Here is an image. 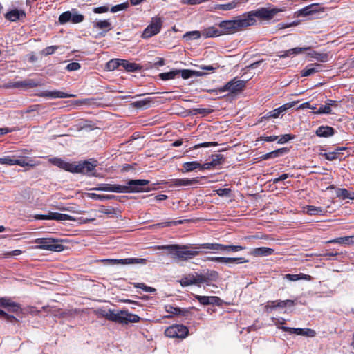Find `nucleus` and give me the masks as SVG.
Returning a JSON list of instances; mask_svg holds the SVG:
<instances>
[{
    "label": "nucleus",
    "mask_w": 354,
    "mask_h": 354,
    "mask_svg": "<svg viewBox=\"0 0 354 354\" xmlns=\"http://www.w3.org/2000/svg\"><path fill=\"white\" fill-rule=\"evenodd\" d=\"M177 71H178V75H180L181 77L185 80L189 79L194 75L200 76L201 74V72L189 70V69L177 70Z\"/></svg>",
    "instance_id": "obj_33"
},
{
    "label": "nucleus",
    "mask_w": 354,
    "mask_h": 354,
    "mask_svg": "<svg viewBox=\"0 0 354 354\" xmlns=\"http://www.w3.org/2000/svg\"><path fill=\"white\" fill-rule=\"evenodd\" d=\"M80 68V64L77 62H71L66 66V69L69 71H77Z\"/></svg>",
    "instance_id": "obj_61"
},
{
    "label": "nucleus",
    "mask_w": 354,
    "mask_h": 354,
    "mask_svg": "<svg viewBox=\"0 0 354 354\" xmlns=\"http://www.w3.org/2000/svg\"><path fill=\"white\" fill-rule=\"evenodd\" d=\"M308 50H310L309 47H304V48L297 47V48H294L289 49V50L284 51L283 53V54L279 55V57L280 58H285L287 57L295 56L296 55L306 52Z\"/></svg>",
    "instance_id": "obj_22"
},
{
    "label": "nucleus",
    "mask_w": 354,
    "mask_h": 354,
    "mask_svg": "<svg viewBox=\"0 0 354 354\" xmlns=\"http://www.w3.org/2000/svg\"><path fill=\"white\" fill-rule=\"evenodd\" d=\"M199 277L201 279V284L209 285L211 281H216L218 279V274L216 271H210L204 274H199Z\"/></svg>",
    "instance_id": "obj_21"
},
{
    "label": "nucleus",
    "mask_w": 354,
    "mask_h": 354,
    "mask_svg": "<svg viewBox=\"0 0 354 354\" xmlns=\"http://www.w3.org/2000/svg\"><path fill=\"white\" fill-rule=\"evenodd\" d=\"M188 332L186 326L182 324H176L168 327L165 330V334L170 338L184 339L187 336Z\"/></svg>",
    "instance_id": "obj_9"
},
{
    "label": "nucleus",
    "mask_w": 354,
    "mask_h": 354,
    "mask_svg": "<svg viewBox=\"0 0 354 354\" xmlns=\"http://www.w3.org/2000/svg\"><path fill=\"white\" fill-rule=\"evenodd\" d=\"M129 3L128 1H127L121 4L113 6L111 7L110 11L113 13H115L121 10H124L129 8Z\"/></svg>",
    "instance_id": "obj_44"
},
{
    "label": "nucleus",
    "mask_w": 354,
    "mask_h": 354,
    "mask_svg": "<svg viewBox=\"0 0 354 354\" xmlns=\"http://www.w3.org/2000/svg\"><path fill=\"white\" fill-rule=\"evenodd\" d=\"M149 183V180L144 179L130 180L127 182L126 185L104 184L96 189L115 193L148 192L149 189H146L143 187L148 185Z\"/></svg>",
    "instance_id": "obj_1"
},
{
    "label": "nucleus",
    "mask_w": 354,
    "mask_h": 354,
    "mask_svg": "<svg viewBox=\"0 0 354 354\" xmlns=\"http://www.w3.org/2000/svg\"><path fill=\"white\" fill-rule=\"evenodd\" d=\"M216 145H218V143L216 142H203V143L196 145L194 147V148L198 149L201 147H209L216 146Z\"/></svg>",
    "instance_id": "obj_58"
},
{
    "label": "nucleus",
    "mask_w": 354,
    "mask_h": 354,
    "mask_svg": "<svg viewBox=\"0 0 354 354\" xmlns=\"http://www.w3.org/2000/svg\"><path fill=\"white\" fill-rule=\"evenodd\" d=\"M309 55L322 62H326L328 61V55L325 53H318L315 51H313L309 53Z\"/></svg>",
    "instance_id": "obj_41"
},
{
    "label": "nucleus",
    "mask_w": 354,
    "mask_h": 354,
    "mask_svg": "<svg viewBox=\"0 0 354 354\" xmlns=\"http://www.w3.org/2000/svg\"><path fill=\"white\" fill-rule=\"evenodd\" d=\"M295 334L297 335L313 337L315 336L316 333L314 330L310 328H296L295 330Z\"/></svg>",
    "instance_id": "obj_35"
},
{
    "label": "nucleus",
    "mask_w": 354,
    "mask_h": 354,
    "mask_svg": "<svg viewBox=\"0 0 354 354\" xmlns=\"http://www.w3.org/2000/svg\"><path fill=\"white\" fill-rule=\"evenodd\" d=\"M111 265H129V264H145L146 259L142 258H127L123 259H105Z\"/></svg>",
    "instance_id": "obj_14"
},
{
    "label": "nucleus",
    "mask_w": 354,
    "mask_h": 354,
    "mask_svg": "<svg viewBox=\"0 0 354 354\" xmlns=\"http://www.w3.org/2000/svg\"><path fill=\"white\" fill-rule=\"evenodd\" d=\"M336 195L337 197L341 198L342 199H354V192H349L346 189H337L336 191Z\"/></svg>",
    "instance_id": "obj_36"
},
{
    "label": "nucleus",
    "mask_w": 354,
    "mask_h": 354,
    "mask_svg": "<svg viewBox=\"0 0 354 354\" xmlns=\"http://www.w3.org/2000/svg\"><path fill=\"white\" fill-rule=\"evenodd\" d=\"M135 287L141 288L145 292H154L156 291L155 288H153L152 287L147 286L144 283H138V284L135 285Z\"/></svg>",
    "instance_id": "obj_57"
},
{
    "label": "nucleus",
    "mask_w": 354,
    "mask_h": 354,
    "mask_svg": "<svg viewBox=\"0 0 354 354\" xmlns=\"http://www.w3.org/2000/svg\"><path fill=\"white\" fill-rule=\"evenodd\" d=\"M105 318L120 324L136 323L140 320V317L138 315L129 313L126 310L115 311L107 310Z\"/></svg>",
    "instance_id": "obj_5"
},
{
    "label": "nucleus",
    "mask_w": 354,
    "mask_h": 354,
    "mask_svg": "<svg viewBox=\"0 0 354 354\" xmlns=\"http://www.w3.org/2000/svg\"><path fill=\"white\" fill-rule=\"evenodd\" d=\"M84 17L82 15L78 14L75 11H66L61 14L59 17V22L61 24L67 22H72L73 24H78L84 20Z\"/></svg>",
    "instance_id": "obj_11"
},
{
    "label": "nucleus",
    "mask_w": 354,
    "mask_h": 354,
    "mask_svg": "<svg viewBox=\"0 0 354 354\" xmlns=\"http://www.w3.org/2000/svg\"><path fill=\"white\" fill-rule=\"evenodd\" d=\"M48 220H55L58 221H75V218L66 214H61L57 212H50L48 214Z\"/></svg>",
    "instance_id": "obj_20"
},
{
    "label": "nucleus",
    "mask_w": 354,
    "mask_h": 354,
    "mask_svg": "<svg viewBox=\"0 0 354 354\" xmlns=\"http://www.w3.org/2000/svg\"><path fill=\"white\" fill-rule=\"evenodd\" d=\"M338 153H339L337 151L328 152V153H324V157L328 160H335L337 158Z\"/></svg>",
    "instance_id": "obj_64"
},
{
    "label": "nucleus",
    "mask_w": 354,
    "mask_h": 354,
    "mask_svg": "<svg viewBox=\"0 0 354 354\" xmlns=\"http://www.w3.org/2000/svg\"><path fill=\"white\" fill-rule=\"evenodd\" d=\"M333 134L334 129L328 126H322L316 130V135L319 137L328 138Z\"/></svg>",
    "instance_id": "obj_26"
},
{
    "label": "nucleus",
    "mask_w": 354,
    "mask_h": 354,
    "mask_svg": "<svg viewBox=\"0 0 354 354\" xmlns=\"http://www.w3.org/2000/svg\"><path fill=\"white\" fill-rule=\"evenodd\" d=\"M121 66L128 71H136L139 68L138 64L129 62L124 59H121Z\"/></svg>",
    "instance_id": "obj_38"
},
{
    "label": "nucleus",
    "mask_w": 354,
    "mask_h": 354,
    "mask_svg": "<svg viewBox=\"0 0 354 354\" xmlns=\"http://www.w3.org/2000/svg\"><path fill=\"white\" fill-rule=\"evenodd\" d=\"M15 165H19L21 167H26V166L33 167V166H35V163L32 162V160H26L24 158H21V159H16L15 158Z\"/></svg>",
    "instance_id": "obj_43"
},
{
    "label": "nucleus",
    "mask_w": 354,
    "mask_h": 354,
    "mask_svg": "<svg viewBox=\"0 0 354 354\" xmlns=\"http://www.w3.org/2000/svg\"><path fill=\"white\" fill-rule=\"evenodd\" d=\"M11 302H12V300L8 298H6V297L0 298V306L3 307L6 309H8V308L10 306Z\"/></svg>",
    "instance_id": "obj_59"
},
{
    "label": "nucleus",
    "mask_w": 354,
    "mask_h": 354,
    "mask_svg": "<svg viewBox=\"0 0 354 354\" xmlns=\"http://www.w3.org/2000/svg\"><path fill=\"white\" fill-rule=\"evenodd\" d=\"M118 66H121V59H111L106 64V68L109 71H113Z\"/></svg>",
    "instance_id": "obj_42"
},
{
    "label": "nucleus",
    "mask_w": 354,
    "mask_h": 354,
    "mask_svg": "<svg viewBox=\"0 0 354 354\" xmlns=\"http://www.w3.org/2000/svg\"><path fill=\"white\" fill-rule=\"evenodd\" d=\"M322 70V65L319 64H312L308 65L301 72V75L304 77L310 76Z\"/></svg>",
    "instance_id": "obj_24"
},
{
    "label": "nucleus",
    "mask_w": 354,
    "mask_h": 354,
    "mask_svg": "<svg viewBox=\"0 0 354 354\" xmlns=\"http://www.w3.org/2000/svg\"><path fill=\"white\" fill-rule=\"evenodd\" d=\"M206 261L222 263L225 264L241 263L248 262L243 257H207Z\"/></svg>",
    "instance_id": "obj_13"
},
{
    "label": "nucleus",
    "mask_w": 354,
    "mask_h": 354,
    "mask_svg": "<svg viewBox=\"0 0 354 354\" xmlns=\"http://www.w3.org/2000/svg\"><path fill=\"white\" fill-rule=\"evenodd\" d=\"M274 250L267 247L256 248L252 250L251 254L255 257H263L272 254Z\"/></svg>",
    "instance_id": "obj_25"
},
{
    "label": "nucleus",
    "mask_w": 354,
    "mask_h": 354,
    "mask_svg": "<svg viewBox=\"0 0 354 354\" xmlns=\"http://www.w3.org/2000/svg\"><path fill=\"white\" fill-rule=\"evenodd\" d=\"M166 311L173 315H178L180 313L181 310L178 308L173 307L171 306H167L165 307Z\"/></svg>",
    "instance_id": "obj_60"
},
{
    "label": "nucleus",
    "mask_w": 354,
    "mask_h": 354,
    "mask_svg": "<svg viewBox=\"0 0 354 354\" xmlns=\"http://www.w3.org/2000/svg\"><path fill=\"white\" fill-rule=\"evenodd\" d=\"M296 102H289V103H286L282 106H281L280 107L276 109L277 111H279V115L285 111H286L287 110H288L289 109L293 107L295 105Z\"/></svg>",
    "instance_id": "obj_52"
},
{
    "label": "nucleus",
    "mask_w": 354,
    "mask_h": 354,
    "mask_svg": "<svg viewBox=\"0 0 354 354\" xmlns=\"http://www.w3.org/2000/svg\"><path fill=\"white\" fill-rule=\"evenodd\" d=\"M183 167L185 172H189L196 169H200L201 164L197 161L187 162L183 165Z\"/></svg>",
    "instance_id": "obj_37"
},
{
    "label": "nucleus",
    "mask_w": 354,
    "mask_h": 354,
    "mask_svg": "<svg viewBox=\"0 0 354 354\" xmlns=\"http://www.w3.org/2000/svg\"><path fill=\"white\" fill-rule=\"evenodd\" d=\"M195 249H206L212 250L213 253H222L230 252H238L245 250V248L241 245H224L218 243H205L200 244Z\"/></svg>",
    "instance_id": "obj_6"
},
{
    "label": "nucleus",
    "mask_w": 354,
    "mask_h": 354,
    "mask_svg": "<svg viewBox=\"0 0 354 354\" xmlns=\"http://www.w3.org/2000/svg\"><path fill=\"white\" fill-rule=\"evenodd\" d=\"M325 8L321 7L318 3L308 5L298 11V16H308L318 12H323Z\"/></svg>",
    "instance_id": "obj_15"
},
{
    "label": "nucleus",
    "mask_w": 354,
    "mask_h": 354,
    "mask_svg": "<svg viewBox=\"0 0 354 354\" xmlns=\"http://www.w3.org/2000/svg\"><path fill=\"white\" fill-rule=\"evenodd\" d=\"M199 182L198 178H178L175 179L173 181V185L175 187H180V186H192L195 185Z\"/></svg>",
    "instance_id": "obj_19"
},
{
    "label": "nucleus",
    "mask_w": 354,
    "mask_h": 354,
    "mask_svg": "<svg viewBox=\"0 0 354 354\" xmlns=\"http://www.w3.org/2000/svg\"><path fill=\"white\" fill-rule=\"evenodd\" d=\"M93 28L98 30H103L104 32H107L112 28L111 24L109 20H99L94 21Z\"/></svg>",
    "instance_id": "obj_28"
},
{
    "label": "nucleus",
    "mask_w": 354,
    "mask_h": 354,
    "mask_svg": "<svg viewBox=\"0 0 354 354\" xmlns=\"http://www.w3.org/2000/svg\"><path fill=\"white\" fill-rule=\"evenodd\" d=\"M149 103V100L145 99L142 100L136 101L131 103V106L133 107L137 108V109H142L145 106Z\"/></svg>",
    "instance_id": "obj_49"
},
{
    "label": "nucleus",
    "mask_w": 354,
    "mask_h": 354,
    "mask_svg": "<svg viewBox=\"0 0 354 354\" xmlns=\"http://www.w3.org/2000/svg\"><path fill=\"white\" fill-rule=\"evenodd\" d=\"M294 301L292 300H285V301H271L270 304L268 306V307L270 308H284L287 305H293Z\"/></svg>",
    "instance_id": "obj_34"
},
{
    "label": "nucleus",
    "mask_w": 354,
    "mask_h": 354,
    "mask_svg": "<svg viewBox=\"0 0 354 354\" xmlns=\"http://www.w3.org/2000/svg\"><path fill=\"white\" fill-rule=\"evenodd\" d=\"M8 311L12 313H18L21 311L20 306L14 301H12L10 306L8 308Z\"/></svg>",
    "instance_id": "obj_56"
},
{
    "label": "nucleus",
    "mask_w": 354,
    "mask_h": 354,
    "mask_svg": "<svg viewBox=\"0 0 354 354\" xmlns=\"http://www.w3.org/2000/svg\"><path fill=\"white\" fill-rule=\"evenodd\" d=\"M162 26V19L159 16L151 18L149 24L145 28L142 34V38L149 39L160 32Z\"/></svg>",
    "instance_id": "obj_8"
},
{
    "label": "nucleus",
    "mask_w": 354,
    "mask_h": 354,
    "mask_svg": "<svg viewBox=\"0 0 354 354\" xmlns=\"http://www.w3.org/2000/svg\"><path fill=\"white\" fill-rule=\"evenodd\" d=\"M182 223H183V221H180V220L176 221L162 222V223L156 224L155 226L156 227H165L171 226L172 225H178V224H180Z\"/></svg>",
    "instance_id": "obj_55"
},
{
    "label": "nucleus",
    "mask_w": 354,
    "mask_h": 354,
    "mask_svg": "<svg viewBox=\"0 0 354 354\" xmlns=\"http://www.w3.org/2000/svg\"><path fill=\"white\" fill-rule=\"evenodd\" d=\"M202 34L206 37H213L221 35L219 30L213 26L205 29Z\"/></svg>",
    "instance_id": "obj_39"
},
{
    "label": "nucleus",
    "mask_w": 354,
    "mask_h": 354,
    "mask_svg": "<svg viewBox=\"0 0 354 354\" xmlns=\"http://www.w3.org/2000/svg\"><path fill=\"white\" fill-rule=\"evenodd\" d=\"M184 37H189L191 39H196L200 38L201 32L199 31L187 32Z\"/></svg>",
    "instance_id": "obj_62"
},
{
    "label": "nucleus",
    "mask_w": 354,
    "mask_h": 354,
    "mask_svg": "<svg viewBox=\"0 0 354 354\" xmlns=\"http://www.w3.org/2000/svg\"><path fill=\"white\" fill-rule=\"evenodd\" d=\"M305 212L308 215H323L326 211L321 207L308 205L305 207Z\"/></svg>",
    "instance_id": "obj_31"
},
{
    "label": "nucleus",
    "mask_w": 354,
    "mask_h": 354,
    "mask_svg": "<svg viewBox=\"0 0 354 354\" xmlns=\"http://www.w3.org/2000/svg\"><path fill=\"white\" fill-rule=\"evenodd\" d=\"M288 152V149L286 147L281 148L273 151H271V158H275L286 154Z\"/></svg>",
    "instance_id": "obj_48"
},
{
    "label": "nucleus",
    "mask_w": 354,
    "mask_h": 354,
    "mask_svg": "<svg viewBox=\"0 0 354 354\" xmlns=\"http://www.w3.org/2000/svg\"><path fill=\"white\" fill-rule=\"evenodd\" d=\"M284 278L290 281H298V280H300V279H304V280H306V281H310L312 280V277L310 275H308V274H303V273H300V274H287L284 276Z\"/></svg>",
    "instance_id": "obj_30"
},
{
    "label": "nucleus",
    "mask_w": 354,
    "mask_h": 354,
    "mask_svg": "<svg viewBox=\"0 0 354 354\" xmlns=\"http://www.w3.org/2000/svg\"><path fill=\"white\" fill-rule=\"evenodd\" d=\"M41 96L48 97L50 98H67V97H73L75 95L73 94H67L66 93L58 91H44Z\"/></svg>",
    "instance_id": "obj_18"
},
{
    "label": "nucleus",
    "mask_w": 354,
    "mask_h": 354,
    "mask_svg": "<svg viewBox=\"0 0 354 354\" xmlns=\"http://www.w3.org/2000/svg\"><path fill=\"white\" fill-rule=\"evenodd\" d=\"M219 27L226 33L233 34L249 27V24L245 14L236 17L232 20L222 21L219 24Z\"/></svg>",
    "instance_id": "obj_4"
},
{
    "label": "nucleus",
    "mask_w": 354,
    "mask_h": 354,
    "mask_svg": "<svg viewBox=\"0 0 354 354\" xmlns=\"http://www.w3.org/2000/svg\"><path fill=\"white\" fill-rule=\"evenodd\" d=\"M223 162V157L221 154H214L212 156V165L214 166V167H216L217 165H221Z\"/></svg>",
    "instance_id": "obj_46"
},
{
    "label": "nucleus",
    "mask_w": 354,
    "mask_h": 354,
    "mask_svg": "<svg viewBox=\"0 0 354 354\" xmlns=\"http://www.w3.org/2000/svg\"><path fill=\"white\" fill-rule=\"evenodd\" d=\"M96 165V164H94L88 161L80 162L77 165L74 164L73 173H82L91 175V173L94 170ZM91 175L95 176V174H91Z\"/></svg>",
    "instance_id": "obj_12"
},
{
    "label": "nucleus",
    "mask_w": 354,
    "mask_h": 354,
    "mask_svg": "<svg viewBox=\"0 0 354 354\" xmlns=\"http://www.w3.org/2000/svg\"><path fill=\"white\" fill-rule=\"evenodd\" d=\"M50 162L61 169L73 173L74 164L65 162L62 159L57 158L50 159Z\"/></svg>",
    "instance_id": "obj_17"
},
{
    "label": "nucleus",
    "mask_w": 354,
    "mask_h": 354,
    "mask_svg": "<svg viewBox=\"0 0 354 354\" xmlns=\"http://www.w3.org/2000/svg\"><path fill=\"white\" fill-rule=\"evenodd\" d=\"M328 243H337L342 245L354 244V236H344L329 241Z\"/></svg>",
    "instance_id": "obj_32"
},
{
    "label": "nucleus",
    "mask_w": 354,
    "mask_h": 354,
    "mask_svg": "<svg viewBox=\"0 0 354 354\" xmlns=\"http://www.w3.org/2000/svg\"><path fill=\"white\" fill-rule=\"evenodd\" d=\"M195 298L202 305L216 304H218V302L219 301V298L217 297H215V296L195 295Z\"/></svg>",
    "instance_id": "obj_23"
},
{
    "label": "nucleus",
    "mask_w": 354,
    "mask_h": 354,
    "mask_svg": "<svg viewBox=\"0 0 354 354\" xmlns=\"http://www.w3.org/2000/svg\"><path fill=\"white\" fill-rule=\"evenodd\" d=\"M286 8H266L263 7L258 8L254 10H252L248 12H245V16L249 24V26H254L256 22V18H258L261 20L264 21H270L277 14L281 12H285Z\"/></svg>",
    "instance_id": "obj_2"
},
{
    "label": "nucleus",
    "mask_w": 354,
    "mask_h": 354,
    "mask_svg": "<svg viewBox=\"0 0 354 354\" xmlns=\"http://www.w3.org/2000/svg\"><path fill=\"white\" fill-rule=\"evenodd\" d=\"M178 75L177 70L171 71L169 72L161 73L159 77L162 80H173Z\"/></svg>",
    "instance_id": "obj_40"
},
{
    "label": "nucleus",
    "mask_w": 354,
    "mask_h": 354,
    "mask_svg": "<svg viewBox=\"0 0 354 354\" xmlns=\"http://www.w3.org/2000/svg\"><path fill=\"white\" fill-rule=\"evenodd\" d=\"M180 283L182 286H187L191 285H201V279L198 274L186 275L180 280Z\"/></svg>",
    "instance_id": "obj_16"
},
{
    "label": "nucleus",
    "mask_w": 354,
    "mask_h": 354,
    "mask_svg": "<svg viewBox=\"0 0 354 354\" xmlns=\"http://www.w3.org/2000/svg\"><path fill=\"white\" fill-rule=\"evenodd\" d=\"M296 102H289V103H286L282 106H281L280 107L276 109L277 111H279V115L285 111H286L287 110H288L289 109L293 107L295 105Z\"/></svg>",
    "instance_id": "obj_54"
},
{
    "label": "nucleus",
    "mask_w": 354,
    "mask_h": 354,
    "mask_svg": "<svg viewBox=\"0 0 354 354\" xmlns=\"http://www.w3.org/2000/svg\"><path fill=\"white\" fill-rule=\"evenodd\" d=\"M296 102H289V103H286L282 106H281L280 107L276 109L277 111H279V115L285 111H286L287 110H288L289 109L293 107L295 105Z\"/></svg>",
    "instance_id": "obj_50"
},
{
    "label": "nucleus",
    "mask_w": 354,
    "mask_h": 354,
    "mask_svg": "<svg viewBox=\"0 0 354 354\" xmlns=\"http://www.w3.org/2000/svg\"><path fill=\"white\" fill-rule=\"evenodd\" d=\"M245 86V82L243 80H237L236 78L227 82L224 86L220 88V92L227 91L230 93L234 94L239 93L243 90Z\"/></svg>",
    "instance_id": "obj_10"
},
{
    "label": "nucleus",
    "mask_w": 354,
    "mask_h": 354,
    "mask_svg": "<svg viewBox=\"0 0 354 354\" xmlns=\"http://www.w3.org/2000/svg\"><path fill=\"white\" fill-rule=\"evenodd\" d=\"M15 158L14 156H7L0 158V164L7 165H15Z\"/></svg>",
    "instance_id": "obj_45"
},
{
    "label": "nucleus",
    "mask_w": 354,
    "mask_h": 354,
    "mask_svg": "<svg viewBox=\"0 0 354 354\" xmlns=\"http://www.w3.org/2000/svg\"><path fill=\"white\" fill-rule=\"evenodd\" d=\"M39 85V82L34 80H26L15 83V87L34 88Z\"/></svg>",
    "instance_id": "obj_29"
},
{
    "label": "nucleus",
    "mask_w": 354,
    "mask_h": 354,
    "mask_svg": "<svg viewBox=\"0 0 354 354\" xmlns=\"http://www.w3.org/2000/svg\"><path fill=\"white\" fill-rule=\"evenodd\" d=\"M296 102H289V103H286L282 106H281L280 107L276 109L277 111H279V115L285 111H286L287 110H288L289 109L293 107L295 105Z\"/></svg>",
    "instance_id": "obj_53"
},
{
    "label": "nucleus",
    "mask_w": 354,
    "mask_h": 354,
    "mask_svg": "<svg viewBox=\"0 0 354 354\" xmlns=\"http://www.w3.org/2000/svg\"><path fill=\"white\" fill-rule=\"evenodd\" d=\"M296 102H289V103H286L282 106H281L280 107L276 109L277 111H279V115L285 111H286L287 110H288L289 109L293 107L295 105Z\"/></svg>",
    "instance_id": "obj_51"
},
{
    "label": "nucleus",
    "mask_w": 354,
    "mask_h": 354,
    "mask_svg": "<svg viewBox=\"0 0 354 354\" xmlns=\"http://www.w3.org/2000/svg\"><path fill=\"white\" fill-rule=\"evenodd\" d=\"M6 18L10 21H16L21 17H25V12L23 10H12L6 14Z\"/></svg>",
    "instance_id": "obj_27"
},
{
    "label": "nucleus",
    "mask_w": 354,
    "mask_h": 354,
    "mask_svg": "<svg viewBox=\"0 0 354 354\" xmlns=\"http://www.w3.org/2000/svg\"><path fill=\"white\" fill-rule=\"evenodd\" d=\"M57 48H58V47L57 46H48V47H46L45 49H44L43 53L45 55H51V54L54 53V52Z\"/></svg>",
    "instance_id": "obj_63"
},
{
    "label": "nucleus",
    "mask_w": 354,
    "mask_h": 354,
    "mask_svg": "<svg viewBox=\"0 0 354 354\" xmlns=\"http://www.w3.org/2000/svg\"><path fill=\"white\" fill-rule=\"evenodd\" d=\"M159 250H168L170 254L174 259L181 261H187L198 255V251L188 250L187 245H165L157 247Z\"/></svg>",
    "instance_id": "obj_3"
},
{
    "label": "nucleus",
    "mask_w": 354,
    "mask_h": 354,
    "mask_svg": "<svg viewBox=\"0 0 354 354\" xmlns=\"http://www.w3.org/2000/svg\"><path fill=\"white\" fill-rule=\"evenodd\" d=\"M331 112H332V109L326 103L324 105H322L319 108V109H317L314 113L315 114H329V113H331Z\"/></svg>",
    "instance_id": "obj_47"
},
{
    "label": "nucleus",
    "mask_w": 354,
    "mask_h": 354,
    "mask_svg": "<svg viewBox=\"0 0 354 354\" xmlns=\"http://www.w3.org/2000/svg\"><path fill=\"white\" fill-rule=\"evenodd\" d=\"M59 242V240L50 237L38 238L34 241V243L37 244L35 248L53 252H61L64 250V247Z\"/></svg>",
    "instance_id": "obj_7"
}]
</instances>
